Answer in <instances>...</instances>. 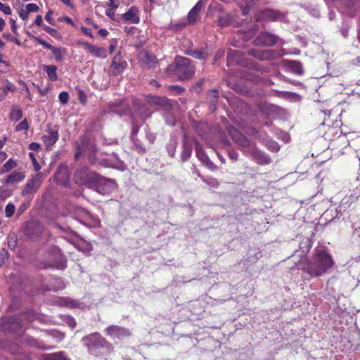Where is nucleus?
<instances>
[{
	"label": "nucleus",
	"mask_w": 360,
	"mask_h": 360,
	"mask_svg": "<svg viewBox=\"0 0 360 360\" xmlns=\"http://www.w3.org/2000/svg\"><path fill=\"white\" fill-rule=\"evenodd\" d=\"M167 70L168 72H174L179 79L184 81L193 77L195 67L189 58L178 56L174 63L168 65Z\"/></svg>",
	"instance_id": "nucleus-4"
},
{
	"label": "nucleus",
	"mask_w": 360,
	"mask_h": 360,
	"mask_svg": "<svg viewBox=\"0 0 360 360\" xmlns=\"http://www.w3.org/2000/svg\"><path fill=\"white\" fill-rule=\"evenodd\" d=\"M176 143H174L173 146H168V154L171 158H174L175 155V148H176Z\"/></svg>",
	"instance_id": "nucleus-62"
},
{
	"label": "nucleus",
	"mask_w": 360,
	"mask_h": 360,
	"mask_svg": "<svg viewBox=\"0 0 360 360\" xmlns=\"http://www.w3.org/2000/svg\"><path fill=\"white\" fill-rule=\"evenodd\" d=\"M335 265L333 256L324 248H316L310 259L303 262L302 270L311 277H321Z\"/></svg>",
	"instance_id": "nucleus-1"
},
{
	"label": "nucleus",
	"mask_w": 360,
	"mask_h": 360,
	"mask_svg": "<svg viewBox=\"0 0 360 360\" xmlns=\"http://www.w3.org/2000/svg\"><path fill=\"white\" fill-rule=\"evenodd\" d=\"M227 132L231 139L239 146L243 148H248L250 145V140L241 134L235 127H226Z\"/></svg>",
	"instance_id": "nucleus-15"
},
{
	"label": "nucleus",
	"mask_w": 360,
	"mask_h": 360,
	"mask_svg": "<svg viewBox=\"0 0 360 360\" xmlns=\"http://www.w3.org/2000/svg\"><path fill=\"white\" fill-rule=\"evenodd\" d=\"M17 162L13 159H9L6 163L4 164L1 169V174L9 172L13 169L17 167Z\"/></svg>",
	"instance_id": "nucleus-36"
},
{
	"label": "nucleus",
	"mask_w": 360,
	"mask_h": 360,
	"mask_svg": "<svg viewBox=\"0 0 360 360\" xmlns=\"http://www.w3.org/2000/svg\"><path fill=\"white\" fill-rule=\"evenodd\" d=\"M74 179L76 184L80 185L96 186L97 191L101 194H105L108 191L101 189L103 184L108 187H112L114 185V180L102 177L87 167L77 169L75 173Z\"/></svg>",
	"instance_id": "nucleus-3"
},
{
	"label": "nucleus",
	"mask_w": 360,
	"mask_h": 360,
	"mask_svg": "<svg viewBox=\"0 0 360 360\" xmlns=\"http://www.w3.org/2000/svg\"><path fill=\"white\" fill-rule=\"evenodd\" d=\"M15 207L13 203L9 202L5 208V214L7 218H11L15 213Z\"/></svg>",
	"instance_id": "nucleus-45"
},
{
	"label": "nucleus",
	"mask_w": 360,
	"mask_h": 360,
	"mask_svg": "<svg viewBox=\"0 0 360 360\" xmlns=\"http://www.w3.org/2000/svg\"><path fill=\"white\" fill-rule=\"evenodd\" d=\"M134 150H136L140 154H143L146 152V148L143 146L138 143V140L136 139V141H134Z\"/></svg>",
	"instance_id": "nucleus-52"
},
{
	"label": "nucleus",
	"mask_w": 360,
	"mask_h": 360,
	"mask_svg": "<svg viewBox=\"0 0 360 360\" xmlns=\"http://www.w3.org/2000/svg\"><path fill=\"white\" fill-rule=\"evenodd\" d=\"M54 178L58 184L68 185L70 179L68 168L65 167H59L54 174Z\"/></svg>",
	"instance_id": "nucleus-23"
},
{
	"label": "nucleus",
	"mask_w": 360,
	"mask_h": 360,
	"mask_svg": "<svg viewBox=\"0 0 360 360\" xmlns=\"http://www.w3.org/2000/svg\"><path fill=\"white\" fill-rule=\"evenodd\" d=\"M43 180V174L38 172L32 179H29L22 191V195H28L36 193Z\"/></svg>",
	"instance_id": "nucleus-12"
},
{
	"label": "nucleus",
	"mask_w": 360,
	"mask_h": 360,
	"mask_svg": "<svg viewBox=\"0 0 360 360\" xmlns=\"http://www.w3.org/2000/svg\"><path fill=\"white\" fill-rule=\"evenodd\" d=\"M202 8V4L201 1H198L194 7L189 11L188 14V22L190 24H194L199 15V13Z\"/></svg>",
	"instance_id": "nucleus-29"
},
{
	"label": "nucleus",
	"mask_w": 360,
	"mask_h": 360,
	"mask_svg": "<svg viewBox=\"0 0 360 360\" xmlns=\"http://www.w3.org/2000/svg\"><path fill=\"white\" fill-rule=\"evenodd\" d=\"M198 176L201 179V180L210 186L217 188L219 186V184L217 179L214 177L205 178L204 176L198 174Z\"/></svg>",
	"instance_id": "nucleus-41"
},
{
	"label": "nucleus",
	"mask_w": 360,
	"mask_h": 360,
	"mask_svg": "<svg viewBox=\"0 0 360 360\" xmlns=\"http://www.w3.org/2000/svg\"><path fill=\"white\" fill-rule=\"evenodd\" d=\"M34 24L37 26H43V18L40 15H37L34 20Z\"/></svg>",
	"instance_id": "nucleus-64"
},
{
	"label": "nucleus",
	"mask_w": 360,
	"mask_h": 360,
	"mask_svg": "<svg viewBox=\"0 0 360 360\" xmlns=\"http://www.w3.org/2000/svg\"><path fill=\"white\" fill-rule=\"evenodd\" d=\"M186 54L199 60H205L209 56L208 53L202 49H188Z\"/></svg>",
	"instance_id": "nucleus-31"
},
{
	"label": "nucleus",
	"mask_w": 360,
	"mask_h": 360,
	"mask_svg": "<svg viewBox=\"0 0 360 360\" xmlns=\"http://www.w3.org/2000/svg\"><path fill=\"white\" fill-rule=\"evenodd\" d=\"M10 22H11V27L13 32L15 34L18 35V30H17L16 21L14 19L11 18L10 20Z\"/></svg>",
	"instance_id": "nucleus-61"
},
{
	"label": "nucleus",
	"mask_w": 360,
	"mask_h": 360,
	"mask_svg": "<svg viewBox=\"0 0 360 360\" xmlns=\"http://www.w3.org/2000/svg\"><path fill=\"white\" fill-rule=\"evenodd\" d=\"M0 11H1L6 15L11 14V8L8 5L4 4L0 2Z\"/></svg>",
	"instance_id": "nucleus-53"
},
{
	"label": "nucleus",
	"mask_w": 360,
	"mask_h": 360,
	"mask_svg": "<svg viewBox=\"0 0 360 360\" xmlns=\"http://www.w3.org/2000/svg\"><path fill=\"white\" fill-rule=\"evenodd\" d=\"M34 41L38 44L42 45L44 48L51 50L53 55L54 59L57 62H61L63 60L64 56L67 54V49L64 47H57L52 46L45 40L37 37H34Z\"/></svg>",
	"instance_id": "nucleus-11"
},
{
	"label": "nucleus",
	"mask_w": 360,
	"mask_h": 360,
	"mask_svg": "<svg viewBox=\"0 0 360 360\" xmlns=\"http://www.w3.org/2000/svg\"><path fill=\"white\" fill-rule=\"evenodd\" d=\"M139 131V127L138 126V124L136 123L133 122V127L131 129V139L133 141H136V139H137L136 138V136L138 134Z\"/></svg>",
	"instance_id": "nucleus-54"
},
{
	"label": "nucleus",
	"mask_w": 360,
	"mask_h": 360,
	"mask_svg": "<svg viewBox=\"0 0 360 360\" xmlns=\"http://www.w3.org/2000/svg\"><path fill=\"white\" fill-rule=\"evenodd\" d=\"M78 99L82 104L85 105L86 103V95L84 93V91L82 89L78 90Z\"/></svg>",
	"instance_id": "nucleus-51"
},
{
	"label": "nucleus",
	"mask_w": 360,
	"mask_h": 360,
	"mask_svg": "<svg viewBox=\"0 0 360 360\" xmlns=\"http://www.w3.org/2000/svg\"><path fill=\"white\" fill-rule=\"evenodd\" d=\"M29 129V124L27 120H24L21 121L18 125L15 127V131H27Z\"/></svg>",
	"instance_id": "nucleus-48"
},
{
	"label": "nucleus",
	"mask_w": 360,
	"mask_h": 360,
	"mask_svg": "<svg viewBox=\"0 0 360 360\" xmlns=\"http://www.w3.org/2000/svg\"><path fill=\"white\" fill-rule=\"evenodd\" d=\"M122 19L131 23H139L140 21L139 8L136 6H131L125 13L122 15Z\"/></svg>",
	"instance_id": "nucleus-21"
},
{
	"label": "nucleus",
	"mask_w": 360,
	"mask_h": 360,
	"mask_svg": "<svg viewBox=\"0 0 360 360\" xmlns=\"http://www.w3.org/2000/svg\"><path fill=\"white\" fill-rule=\"evenodd\" d=\"M69 98V94L66 91H62L58 95V99L63 105H65L68 103Z\"/></svg>",
	"instance_id": "nucleus-49"
},
{
	"label": "nucleus",
	"mask_w": 360,
	"mask_h": 360,
	"mask_svg": "<svg viewBox=\"0 0 360 360\" xmlns=\"http://www.w3.org/2000/svg\"><path fill=\"white\" fill-rule=\"evenodd\" d=\"M218 98L219 93L217 90L212 89L207 93L206 100L207 102L210 104V107L212 108V111L216 110Z\"/></svg>",
	"instance_id": "nucleus-30"
},
{
	"label": "nucleus",
	"mask_w": 360,
	"mask_h": 360,
	"mask_svg": "<svg viewBox=\"0 0 360 360\" xmlns=\"http://www.w3.org/2000/svg\"><path fill=\"white\" fill-rule=\"evenodd\" d=\"M2 347L12 354H16L20 352L19 347L17 345L7 342L2 346Z\"/></svg>",
	"instance_id": "nucleus-42"
},
{
	"label": "nucleus",
	"mask_w": 360,
	"mask_h": 360,
	"mask_svg": "<svg viewBox=\"0 0 360 360\" xmlns=\"http://www.w3.org/2000/svg\"><path fill=\"white\" fill-rule=\"evenodd\" d=\"M227 132L231 139L239 146L243 148H248L250 145V140L241 134L235 127H226Z\"/></svg>",
	"instance_id": "nucleus-16"
},
{
	"label": "nucleus",
	"mask_w": 360,
	"mask_h": 360,
	"mask_svg": "<svg viewBox=\"0 0 360 360\" xmlns=\"http://www.w3.org/2000/svg\"><path fill=\"white\" fill-rule=\"evenodd\" d=\"M248 53L260 60H270L278 56L276 51L271 49L262 51L257 49H250L248 51Z\"/></svg>",
	"instance_id": "nucleus-18"
},
{
	"label": "nucleus",
	"mask_w": 360,
	"mask_h": 360,
	"mask_svg": "<svg viewBox=\"0 0 360 360\" xmlns=\"http://www.w3.org/2000/svg\"><path fill=\"white\" fill-rule=\"evenodd\" d=\"M6 85L0 87V101H3L6 99L8 92L15 93L17 89L14 84L8 79L5 80Z\"/></svg>",
	"instance_id": "nucleus-28"
},
{
	"label": "nucleus",
	"mask_w": 360,
	"mask_h": 360,
	"mask_svg": "<svg viewBox=\"0 0 360 360\" xmlns=\"http://www.w3.org/2000/svg\"><path fill=\"white\" fill-rule=\"evenodd\" d=\"M25 178V174L22 172L13 171L7 176L4 182L6 184H11L22 181Z\"/></svg>",
	"instance_id": "nucleus-27"
},
{
	"label": "nucleus",
	"mask_w": 360,
	"mask_h": 360,
	"mask_svg": "<svg viewBox=\"0 0 360 360\" xmlns=\"http://www.w3.org/2000/svg\"><path fill=\"white\" fill-rule=\"evenodd\" d=\"M26 9L29 11V13L32 12H37L39 11V6L36 4L30 3L26 6Z\"/></svg>",
	"instance_id": "nucleus-56"
},
{
	"label": "nucleus",
	"mask_w": 360,
	"mask_h": 360,
	"mask_svg": "<svg viewBox=\"0 0 360 360\" xmlns=\"http://www.w3.org/2000/svg\"><path fill=\"white\" fill-rule=\"evenodd\" d=\"M255 160L260 165H268L271 162V158L262 151H255L253 153Z\"/></svg>",
	"instance_id": "nucleus-32"
},
{
	"label": "nucleus",
	"mask_w": 360,
	"mask_h": 360,
	"mask_svg": "<svg viewBox=\"0 0 360 360\" xmlns=\"http://www.w3.org/2000/svg\"><path fill=\"white\" fill-rule=\"evenodd\" d=\"M195 153L197 158L202 162V164H203L207 160L209 159L203 148L198 143H196Z\"/></svg>",
	"instance_id": "nucleus-37"
},
{
	"label": "nucleus",
	"mask_w": 360,
	"mask_h": 360,
	"mask_svg": "<svg viewBox=\"0 0 360 360\" xmlns=\"http://www.w3.org/2000/svg\"><path fill=\"white\" fill-rule=\"evenodd\" d=\"M203 165L206 167L210 171H216L217 169V166L213 163L210 158L207 160L204 163Z\"/></svg>",
	"instance_id": "nucleus-50"
},
{
	"label": "nucleus",
	"mask_w": 360,
	"mask_h": 360,
	"mask_svg": "<svg viewBox=\"0 0 360 360\" xmlns=\"http://www.w3.org/2000/svg\"><path fill=\"white\" fill-rule=\"evenodd\" d=\"M43 360H70L68 358L64 352H58L51 354H46L44 356Z\"/></svg>",
	"instance_id": "nucleus-33"
},
{
	"label": "nucleus",
	"mask_w": 360,
	"mask_h": 360,
	"mask_svg": "<svg viewBox=\"0 0 360 360\" xmlns=\"http://www.w3.org/2000/svg\"><path fill=\"white\" fill-rule=\"evenodd\" d=\"M29 14H30L29 11H27V10L26 8L25 9H21L20 11L19 12V16L23 20H27L28 19Z\"/></svg>",
	"instance_id": "nucleus-57"
},
{
	"label": "nucleus",
	"mask_w": 360,
	"mask_h": 360,
	"mask_svg": "<svg viewBox=\"0 0 360 360\" xmlns=\"http://www.w3.org/2000/svg\"><path fill=\"white\" fill-rule=\"evenodd\" d=\"M127 66V63L123 59L120 52L117 53L112 58L110 65L108 75L110 76H118L123 73Z\"/></svg>",
	"instance_id": "nucleus-7"
},
{
	"label": "nucleus",
	"mask_w": 360,
	"mask_h": 360,
	"mask_svg": "<svg viewBox=\"0 0 360 360\" xmlns=\"http://www.w3.org/2000/svg\"><path fill=\"white\" fill-rule=\"evenodd\" d=\"M58 139L59 134L57 130H49L48 134H44L41 136V141L47 150H50L51 148L58 141Z\"/></svg>",
	"instance_id": "nucleus-22"
},
{
	"label": "nucleus",
	"mask_w": 360,
	"mask_h": 360,
	"mask_svg": "<svg viewBox=\"0 0 360 360\" xmlns=\"http://www.w3.org/2000/svg\"><path fill=\"white\" fill-rule=\"evenodd\" d=\"M82 146L78 148V151L75 154V158H78L82 153H86L89 156V160L91 163L96 161V154L97 148L95 144L90 142V141L84 138L81 141Z\"/></svg>",
	"instance_id": "nucleus-10"
},
{
	"label": "nucleus",
	"mask_w": 360,
	"mask_h": 360,
	"mask_svg": "<svg viewBox=\"0 0 360 360\" xmlns=\"http://www.w3.org/2000/svg\"><path fill=\"white\" fill-rule=\"evenodd\" d=\"M169 88L171 90H175L179 94H181L185 91L184 87L179 85H171Z\"/></svg>",
	"instance_id": "nucleus-58"
},
{
	"label": "nucleus",
	"mask_w": 360,
	"mask_h": 360,
	"mask_svg": "<svg viewBox=\"0 0 360 360\" xmlns=\"http://www.w3.org/2000/svg\"><path fill=\"white\" fill-rule=\"evenodd\" d=\"M8 245L11 250H15L18 245V236L16 234L12 233L8 234L7 237Z\"/></svg>",
	"instance_id": "nucleus-39"
},
{
	"label": "nucleus",
	"mask_w": 360,
	"mask_h": 360,
	"mask_svg": "<svg viewBox=\"0 0 360 360\" xmlns=\"http://www.w3.org/2000/svg\"><path fill=\"white\" fill-rule=\"evenodd\" d=\"M53 11L51 10H49L46 15H45V19L51 25H55L56 24V22H55V20L52 18V15H53Z\"/></svg>",
	"instance_id": "nucleus-55"
},
{
	"label": "nucleus",
	"mask_w": 360,
	"mask_h": 360,
	"mask_svg": "<svg viewBox=\"0 0 360 360\" xmlns=\"http://www.w3.org/2000/svg\"><path fill=\"white\" fill-rule=\"evenodd\" d=\"M23 115L22 111L21 109L16 108L15 106L12 108L10 119L11 120L19 121L22 119Z\"/></svg>",
	"instance_id": "nucleus-38"
},
{
	"label": "nucleus",
	"mask_w": 360,
	"mask_h": 360,
	"mask_svg": "<svg viewBox=\"0 0 360 360\" xmlns=\"http://www.w3.org/2000/svg\"><path fill=\"white\" fill-rule=\"evenodd\" d=\"M110 110L120 116L128 115L131 113V108L128 104H125V100L119 102H112L110 104Z\"/></svg>",
	"instance_id": "nucleus-20"
},
{
	"label": "nucleus",
	"mask_w": 360,
	"mask_h": 360,
	"mask_svg": "<svg viewBox=\"0 0 360 360\" xmlns=\"http://www.w3.org/2000/svg\"><path fill=\"white\" fill-rule=\"evenodd\" d=\"M84 49L95 57L105 58L106 50L103 47H98L94 44L86 42L83 44Z\"/></svg>",
	"instance_id": "nucleus-24"
},
{
	"label": "nucleus",
	"mask_w": 360,
	"mask_h": 360,
	"mask_svg": "<svg viewBox=\"0 0 360 360\" xmlns=\"http://www.w3.org/2000/svg\"><path fill=\"white\" fill-rule=\"evenodd\" d=\"M227 132L231 139L239 146L243 148H248L250 145V140L241 134L235 127H226Z\"/></svg>",
	"instance_id": "nucleus-17"
},
{
	"label": "nucleus",
	"mask_w": 360,
	"mask_h": 360,
	"mask_svg": "<svg viewBox=\"0 0 360 360\" xmlns=\"http://www.w3.org/2000/svg\"><path fill=\"white\" fill-rule=\"evenodd\" d=\"M243 58L244 53L241 51L229 49L226 58V65L227 66H245L246 63Z\"/></svg>",
	"instance_id": "nucleus-13"
},
{
	"label": "nucleus",
	"mask_w": 360,
	"mask_h": 360,
	"mask_svg": "<svg viewBox=\"0 0 360 360\" xmlns=\"http://www.w3.org/2000/svg\"><path fill=\"white\" fill-rule=\"evenodd\" d=\"M2 37L4 39H7V40H8V41H10L11 42H13V43H15V44H17L18 46H21V44H22L18 38L13 37V35H11L9 33H4L2 34Z\"/></svg>",
	"instance_id": "nucleus-47"
},
{
	"label": "nucleus",
	"mask_w": 360,
	"mask_h": 360,
	"mask_svg": "<svg viewBox=\"0 0 360 360\" xmlns=\"http://www.w3.org/2000/svg\"><path fill=\"white\" fill-rule=\"evenodd\" d=\"M283 15L281 12L274 9H262L258 11L254 15L257 22H273L281 19Z\"/></svg>",
	"instance_id": "nucleus-6"
},
{
	"label": "nucleus",
	"mask_w": 360,
	"mask_h": 360,
	"mask_svg": "<svg viewBox=\"0 0 360 360\" xmlns=\"http://www.w3.org/2000/svg\"><path fill=\"white\" fill-rule=\"evenodd\" d=\"M278 37L274 34L262 31L254 39L253 43L258 46H273L278 42Z\"/></svg>",
	"instance_id": "nucleus-8"
},
{
	"label": "nucleus",
	"mask_w": 360,
	"mask_h": 360,
	"mask_svg": "<svg viewBox=\"0 0 360 360\" xmlns=\"http://www.w3.org/2000/svg\"><path fill=\"white\" fill-rule=\"evenodd\" d=\"M231 22V16L224 13H221L217 18V25L221 27L229 25Z\"/></svg>",
	"instance_id": "nucleus-35"
},
{
	"label": "nucleus",
	"mask_w": 360,
	"mask_h": 360,
	"mask_svg": "<svg viewBox=\"0 0 360 360\" xmlns=\"http://www.w3.org/2000/svg\"><path fill=\"white\" fill-rule=\"evenodd\" d=\"M83 345L87 352L96 357L108 356L114 351L112 344L108 341L98 332H94L82 338Z\"/></svg>",
	"instance_id": "nucleus-2"
},
{
	"label": "nucleus",
	"mask_w": 360,
	"mask_h": 360,
	"mask_svg": "<svg viewBox=\"0 0 360 360\" xmlns=\"http://www.w3.org/2000/svg\"><path fill=\"white\" fill-rule=\"evenodd\" d=\"M115 8H112L109 7L105 11V15L109 17L111 20H115Z\"/></svg>",
	"instance_id": "nucleus-59"
},
{
	"label": "nucleus",
	"mask_w": 360,
	"mask_h": 360,
	"mask_svg": "<svg viewBox=\"0 0 360 360\" xmlns=\"http://www.w3.org/2000/svg\"><path fill=\"white\" fill-rule=\"evenodd\" d=\"M42 29L46 32H47L48 34H49L51 36L53 37L54 38H58L60 37V34H59V32L58 31L55 29V28H52L49 26H47L46 25H44L42 26Z\"/></svg>",
	"instance_id": "nucleus-43"
},
{
	"label": "nucleus",
	"mask_w": 360,
	"mask_h": 360,
	"mask_svg": "<svg viewBox=\"0 0 360 360\" xmlns=\"http://www.w3.org/2000/svg\"><path fill=\"white\" fill-rule=\"evenodd\" d=\"M81 31L83 32V34H84L86 36H89L90 37H93V35H92V33H91V31L89 28H87V27H81Z\"/></svg>",
	"instance_id": "nucleus-63"
},
{
	"label": "nucleus",
	"mask_w": 360,
	"mask_h": 360,
	"mask_svg": "<svg viewBox=\"0 0 360 360\" xmlns=\"http://www.w3.org/2000/svg\"><path fill=\"white\" fill-rule=\"evenodd\" d=\"M193 150L192 143L188 140L187 135H184L183 138V148L181 154V159L183 162L186 161L191 156Z\"/></svg>",
	"instance_id": "nucleus-25"
},
{
	"label": "nucleus",
	"mask_w": 360,
	"mask_h": 360,
	"mask_svg": "<svg viewBox=\"0 0 360 360\" xmlns=\"http://www.w3.org/2000/svg\"><path fill=\"white\" fill-rule=\"evenodd\" d=\"M106 335L112 339L122 340L131 335V331L124 327L117 325H110L105 329Z\"/></svg>",
	"instance_id": "nucleus-9"
},
{
	"label": "nucleus",
	"mask_w": 360,
	"mask_h": 360,
	"mask_svg": "<svg viewBox=\"0 0 360 360\" xmlns=\"http://www.w3.org/2000/svg\"><path fill=\"white\" fill-rule=\"evenodd\" d=\"M227 132L231 139L239 146L243 148H248L250 145V140L241 134L235 127H226Z\"/></svg>",
	"instance_id": "nucleus-14"
},
{
	"label": "nucleus",
	"mask_w": 360,
	"mask_h": 360,
	"mask_svg": "<svg viewBox=\"0 0 360 360\" xmlns=\"http://www.w3.org/2000/svg\"><path fill=\"white\" fill-rule=\"evenodd\" d=\"M40 144L36 142H32L29 144V149L32 151H37L40 149Z\"/></svg>",
	"instance_id": "nucleus-60"
},
{
	"label": "nucleus",
	"mask_w": 360,
	"mask_h": 360,
	"mask_svg": "<svg viewBox=\"0 0 360 360\" xmlns=\"http://www.w3.org/2000/svg\"><path fill=\"white\" fill-rule=\"evenodd\" d=\"M44 70L46 72L47 76L51 81L55 82L58 80V75L56 72L57 67L56 65H45Z\"/></svg>",
	"instance_id": "nucleus-34"
},
{
	"label": "nucleus",
	"mask_w": 360,
	"mask_h": 360,
	"mask_svg": "<svg viewBox=\"0 0 360 360\" xmlns=\"http://www.w3.org/2000/svg\"><path fill=\"white\" fill-rule=\"evenodd\" d=\"M1 329L11 333H18L22 328V319L18 316H8L1 319Z\"/></svg>",
	"instance_id": "nucleus-5"
},
{
	"label": "nucleus",
	"mask_w": 360,
	"mask_h": 360,
	"mask_svg": "<svg viewBox=\"0 0 360 360\" xmlns=\"http://www.w3.org/2000/svg\"><path fill=\"white\" fill-rule=\"evenodd\" d=\"M12 195V192L10 189H8L6 186H1L0 187V199L1 200H6L8 197H10Z\"/></svg>",
	"instance_id": "nucleus-44"
},
{
	"label": "nucleus",
	"mask_w": 360,
	"mask_h": 360,
	"mask_svg": "<svg viewBox=\"0 0 360 360\" xmlns=\"http://www.w3.org/2000/svg\"><path fill=\"white\" fill-rule=\"evenodd\" d=\"M29 157H30V158L32 160V162L33 164L34 170L35 172H39L40 170V169H41V166L39 164V162H37L34 153L33 152H30L29 153Z\"/></svg>",
	"instance_id": "nucleus-46"
},
{
	"label": "nucleus",
	"mask_w": 360,
	"mask_h": 360,
	"mask_svg": "<svg viewBox=\"0 0 360 360\" xmlns=\"http://www.w3.org/2000/svg\"><path fill=\"white\" fill-rule=\"evenodd\" d=\"M139 59L141 64L148 69L155 68L158 63L156 56L147 51H143L140 53Z\"/></svg>",
	"instance_id": "nucleus-19"
},
{
	"label": "nucleus",
	"mask_w": 360,
	"mask_h": 360,
	"mask_svg": "<svg viewBox=\"0 0 360 360\" xmlns=\"http://www.w3.org/2000/svg\"><path fill=\"white\" fill-rule=\"evenodd\" d=\"M290 68L292 72L297 75H302L304 73V68L302 63L299 61H292Z\"/></svg>",
	"instance_id": "nucleus-40"
},
{
	"label": "nucleus",
	"mask_w": 360,
	"mask_h": 360,
	"mask_svg": "<svg viewBox=\"0 0 360 360\" xmlns=\"http://www.w3.org/2000/svg\"><path fill=\"white\" fill-rule=\"evenodd\" d=\"M146 100L150 105H155L158 107H166L169 103V101L166 97L158 96H147Z\"/></svg>",
	"instance_id": "nucleus-26"
}]
</instances>
